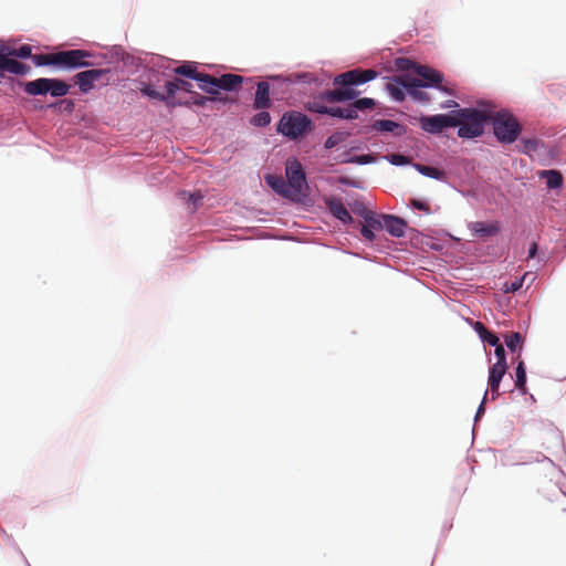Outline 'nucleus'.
<instances>
[{
	"instance_id": "e433bc0d",
	"label": "nucleus",
	"mask_w": 566,
	"mask_h": 566,
	"mask_svg": "<svg viewBox=\"0 0 566 566\" xmlns=\"http://www.w3.org/2000/svg\"><path fill=\"white\" fill-rule=\"evenodd\" d=\"M347 138V134L346 133H343V132H336L334 134H332L331 136L327 137V139L325 140V148L326 149H332L334 147H336L337 145L344 143Z\"/></svg>"
},
{
	"instance_id": "a19ab883",
	"label": "nucleus",
	"mask_w": 566,
	"mask_h": 566,
	"mask_svg": "<svg viewBox=\"0 0 566 566\" xmlns=\"http://www.w3.org/2000/svg\"><path fill=\"white\" fill-rule=\"evenodd\" d=\"M270 122H271V116L268 112H260V113L255 114L251 119V123L258 127H264V126L269 125Z\"/></svg>"
},
{
	"instance_id": "2eb2a0df",
	"label": "nucleus",
	"mask_w": 566,
	"mask_h": 566,
	"mask_svg": "<svg viewBox=\"0 0 566 566\" xmlns=\"http://www.w3.org/2000/svg\"><path fill=\"white\" fill-rule=\"evenodd\" d=\"M381 219L384 220V228L396 238H400L405 235L407 229V222L391 214H382Z\"/></svg>"
},
{
	"instance_id": "7c9ffc66",
	"label": "nucleus",
	"mask_w": 566,
	"mask_h": 566,
	"mask_svg": "<svg viewBox=\"0 0 566 566\" xmlns=\"http://www.w3.org/2000/svg\"><path fill=\"white\" fill-rule=\"evenodd\" d=\"M415 167L423 176H427V177H430L433 179H438V180H440L444 177V171H442L436 167L426 166V165H421V164H416Z\"/></svg>"
},
{
	"instance_id": "6e6d98bb",
	"label": "nucleus",
	"mask_w": 566,
	"mask_h": 566,
	"mask_svg": "<svg viewBox=\"0 0 566 566\" xmlns=\"http://www.w3.org/2000/svg\"><path fill=\"white\" fill-rule=\"evenodd\" d=\"M533 279H534V274L527 276V281H533Z\"/></svg>"
},
{
	"instance_id": "9d476101",
	"label": "nucleus",
	"mask_w": 566,
	"mask_h": 566,
	"mask_svg": "<svg viewBox=\"0 0 566 566\" xmlns=\"http://www.w3.org/2000/svg\"><path fill=\"white\" fill-rule=\"evenodd\" d=\"M107 73H109V70L92 69L76 73L74 81L75 84L78 85L82 93H87L94 88L95 82L99 81Z\"/></svg>"
},
{
	"instance_id": "72a5a7b5",
	"label": "nucleus",
	"mask_w": 566,
	"mask_h": 566,
	"mask_svg": "<svg viewBox=\"0 0 566 566\" xmlns=\"http://www.w3.org/2000/svg\"><path fill=\"white\" fill-rule=\"evenodd\" d=\"M515 387L523 392L525 391V385H526V369L524 361H518L516 368H515Z\"/></svg>"
},
{
	"instance_id": "ddd939ff",
	"label": "nucleus",
	"mask_w": 566,
	"mask_h": 566,
	"mask_svg": "<svg viewBox=\"0 0 566 566\" xmlns=\"http://www.w3.org/2000/svg\"><path fill=\"white\" fill-rule=\"evenodd\" d=\"M416 73L422 78L424 86H436L446 91L442 86L443 75L440 72L427 65H418L416 66Z\"/></svg>"
},
{
	"instance_id": "7ed1b4c3",
	"label": "nucleus",
	"mask_w": 566,
	"mask_h": 566,
	"mask_svg": "<svg viewBox=\"0 0 566 566\" xmlns=\"http://www.w3.org/2000/svg\"><path fill=\"white\" fill-rule=\"evenodd\" d=\"M71 86L60 78L40 77L24 84V92L31 96L50 94L52 97H62L69 94Z\"/></svg>"
},
{
	"instance_id": "473e14b6",
	"label": "nucleus",
	"mask_w": 566,
	"mask_h": 566,
	"mask_svg": "<svg viewBox=\"0 0 566 566\" xmlns=\"http://www.w3.org/2000/svg\"><path fill=\"white\" fill-rule=\"evenodd\" d=\"M399 76H396L395 77V82H389L387 83L386 85V88L388 91V93L391 95V97L395 99V101H398V102H401L405 99V93L402 91L401 87H403L402 85H400L397 81Z\"/></svg>"
},
{
	"instance_id": "5fc2aeb1",
	"label": "nucleus",
	"mask_w": 566,
	"mask_h": 566,
	"mask_svg": "<svg viewBox=\"0 0 566 566\" xmlns=\"http://www.w3.org/2000/svg\"><path fill=\"white\" fill-rule=\"evenodd\" d=\"M66 102L67 103V107L70 109H72L74 107V103L72 101H63L62 103Z\"/></svg>"
},
{
	"instance_id": "f257e3e1",
	"label": "nucleus",
	"mask_w": 566,
	"mask_h": 566,
	"mask_svg": "<svg viewBox=\"0 0 566 566\" xmlns=\"http://www.w3.org/2000/svg\"><path fill=\"white\" fill-rule=\"evenodd\" d=\"M489 111H480L475 108H460L455 111V120L460 123L458 135L461 138L479 137L484 132V125L489 120Z\"/></svg>"
},
{
	"instance_id": "f704fd0d",
	"label": "nucleus",
	"mask_w": 566,
	"mask_h": 566,
	"mask_svg": "<svg viewBox=\"0 0 566 566\" xmlns=\"http://www.w3.org/2000/svg\"><path fill=\"white\" fill-rule=\"evenodd\" d=\"M504 339L507 348L512 352L516 350L517 348H521L523 345V337L517 332L506 334L504 336Z\"/></svg>"
},
{
	"instance_id": "f3484780",
	"label": "nucleus",
	"mask_w": 566,
	"mask_h": 566,
	"mask_svg": "<svg viewBox=\"0 0 566 566\" xmlns=\"http://www.w3.org/2000/svg\"><path fill=\"white\" fill-rule=\"evenodd\" d=\"M469 228L473 232L474 235L480 237V238L493 237L500 232V224L496 221H494V222L475 221V222H471Z\"/></svg>"
},
{
	"instance_id": "bb28decb",
	"label": "nucleus",
	"mask_w": 566,
	"mask_h": 566,
	"mask_svg": "<svg viewBox=\"0 0 566 566\" xmlns=\"http://www.w3.org/2000/svg\"><path fill=\"white\" fill-rule=\"evenodd\" d=\"M539 177L546 180L547 188L556 189L563 185V176L558 170H542Z\"/></svg>"
},
{
	"instance_id": "aec40b11",
	"label": "nucleus",
	"mask_w": 566,
	"mask_h": 566,
	"mask_svg": "<svg viewBox=\"0 0 566 566\" xmlns=\"http://www.w3.org/2000/svg\"><path fill=\"white\" fill-rule=\"evenodd\" d=\"M265 181L279 195H281L285 198L294 199V196L291 191V187H289L287 181H285L283 179V177L275 176V175H268L265 177Z\"/></svg>"
},
{
	"instance_id": "8fccbe9b",
	"label": "nucleus",
	"mask_w": 566,
	"mask_h": 566,
	"mask_svg": "<svg viewBox=\"0 0 566 566\" xmlns=\"http://www.w3.org/2000/svg\"><path fill=\"white\" fill-rule=\"evenodd\" d=\"M361 235L368 240L373 241L375 239V234L373 232V229H370L368 226L364 224L360 229Z\"/></svg>"
},
{
	"instance_id": "4be33fe9",
	"label": "nucleus",
	"mask_w": 566,
	"mask_h": 566,
	"mask_svg": "<svg viewBox=\"0 0 566 566\" xmlns=\"http://www.w3.org/2000/svg\"><path fill=\"white\" fill-rule=\"evenodd\" d=\"M316 112L321 114H328L333 117L354 119L357 118L358 114H355V108L348 107H327L318 106Z\"/></svg>"
},
{
	"instance_id": "4468645a",
	"label": "nucleus",
	"mask_w": 566,
	"mask_h": 566,
	"mask_svg": "<svg viewBox=\"0 0 566 566\" xmlns=\"http://www.w3.org/2000/svg\"><path fill=\"white\" fill-rule=\"evenodd\" d=\"M359 95V92L350 86H345L344 88H335L329 90L323 93V99L335 103V102H344L355 99Z\"/></svg>"
},
{
	"instance_id": "de8ad7c7",
	"label": "nucleus",
	"mask_w": 566,
	"mask_h": 566,
	"mask_svg": "<svg viewBox=\"0 0 566 566\" xmlns=\"http://www.w3.org/2000/svg\"><path fill=\"white\" fill-rule=\"evenodd\" d=\"M410 205L418 210H421L426 213H430V207L427 202L418 200V199H411Z\"/></svg>"
},
{
	"instance_id": "3c124183",
	"label": "nucleus",
	"mask_w": 566,
	"mask_h": 566,
	"mask_svg": "<svg viewBox=\"0 0 566 566\" xmlns=\"http://www.w3.org/2000/svg\"><path fill=\"white\" fill-rule=\"evenodd\" d=\"M537 253V244L535 242L532 243L530 251H528V258H534Z\"/></svg>"
},
{
	"instance_id": "393cba45",
	"label": "nucleus",
	"mask_w": 566,
	"mask_h": 566,
	"mask_svg": "<svg viewBox=\"0 0 566 566\" xmlns=\"http://www.w3.org/2000/svg\"><path fill=\"white\" fill-rule=\"evenodd\" d=\"M192 85L191 83L176 77L174 81H169L166 84V91H167V98H171L178 90H182L188 93H192L191 91Z\"/></svg>"
},
{
	"instance_id": "f03ea898",
	"label": "nucleus",
	"mask_w": 566,
	"mask_h": 566,
	"mask_svg": "<svg viewBox=\"0 0 566 566\" xmlns=\"http://www.w3.org/2000/svg\"><path fill=\"white\" fill-rule=\"evenodd\" d=\"M489 120H492L493 132L499 142L514 143L521 134L522 127L514 115L507 111H489Z\"/></svg>"
},
{
	"instance_id": "c756f323",
	"label": "nucleus",
	"mask_w": 566,
	"mask_h": 566,
	"mask_svg": "<svg viewBox=\"0 0 566 566\" xmlns=\"http://www.w3.org/2000/svg\"><path fill=\"white\" fill-rule=\"evenodd\" d=\"M32 61L36 66L57 65L56 52L32 55Z\"/></svg>"
},
{
	"instance_id": "4c0bfd02",
	"label": "nucleus",
	"mask_w": 566,
	"mask_h": 566,
	"mask_svg": "<svg viewBox=\"0 0 566 566\" xmlns=\"http://www.w3.org/2000/svg\"><path fill=\"white\" fill-rule=\"evenodd\" d=\"M374 106H375V101L369 97H363V98L356 99L352 105H349L350 108H355V114H357L358 111L373 108Z\"/></svg>"
},
{
	"instance_id": "9b49d317",
	"label": "nucleus",
	"mask_w": 566,
	"mask_h": 566,
	"mask_svg": "<svg viewBox=\"0 0 566 566\" xmlns=\"http://www.w3.org/2000/svg\"><path fill=\"white\" fill-rule=\"evenodd\" d=\"M542 448L551 455H556L564 450L562 433L556 429H551L542 434Z\"/></svg>"
},
{
	"instance_id": "5701e85b",
	"label": "nucleus",
	"mask_w": 566,
	"mask_h": 566,
	"mask_svg": "<svg viewBox=\"0 0 566 566\" xmlns=\"http://www.w3.org/2000/svg\"><path fill=\"white\" fill-rule=\"evenodd\" d=\"M371 127L377 132L395 133L396 135L405 133L403 126L390 119H377L373 123Z\"/></svg>"
},
{
	"instance_id": "dca6fc26",
	"label": "nucleus",
	"mask_w": 566,
	"mask_h": 566,
	"mask_svg": "<svg viewBox=\"0 0 566 566\" xmlns=\"http://www.w3.org/2000/svg\"><path fill=\"white\" fill-rule=\"evenodd\" d=\"M506 369H507V364H502V363H495L490 368L489 386H490L493 398L495 396H499L500 384L506 373Z\"/></svg>"
},
{
	"instance_id": "6ab92c4d",
	"label": "nucleus",
	"mask_w": 566,
	"mask_h": 566,
	"mask_svg": "<svg viewBox=\"0 0 566 566\" xmlns=\"http://www.w3.org/2000/svg\"><path fill=\"white\" fill-rule=\"evenodd\" d=\"M326 206L331 213L338 220H340L343 223H349L352 222V216L347 208L344 206L340 199H329L326 202Z\"/></svg>"
},
{
	"instance_id": "6e6552de",
	"label": "nucleus",
	"mask_w": 566,
	"mask_h": 566,
	"mask_svg": "<svg viewBox=\"0 0 566 566\" xmlns=\"http://www.w3.org/2000/svg\"><path fill=\"white\" fill-rule=\"evenodd\" d=\"M455 111L449 114L423 116L420 119L421 128L430 134H439L447 127H455L459 120L454 119Z\"/></svg>"
},
{
	"instance_id": "b1692460",
	"label": "nucleus",
	"mask_w": 566,
	"mask_h": 566,
	"mask_svg": "<svg viewBox=\"0 0 566 566\" xmlns=\"http://www.w3.org/2000/svg\"><path fill=\"white\" fill-rule=\"evenodd\" d=\"M178 197L180 200L185 201L188 205V208L191 212H195L199 206H201L203 200V195L200 191L188 192L186 190L179 191Z\"/></svg>"
},
{
	"instance_id": "09e8293b",
	"label": "nucleus",
	"mask_w": 566,
	"mask_h": 566,
	"mask_svg": "<svg viewBox=\"0 0 566 566\" xmlns=\"http://www.w3.org/2000/svg\"><path fill=\"white\" fill-rule=\"evenodd\" d=\"M349 163H355L359 165L369 164L373 161V157L370 155H361V156H355L348 160Z\"/></svg>"
},
{
	"instance_id": "423d86ee",
	"label": "nucleus",
	"mask_w": 566,
	"mask_h": 566,
	"mask_svg": "<svg viewBox=\"0 0 566 566\" xmlns=\"http://www.w3.org/2000/svg\"><path fill=\"white\" fill-rule=\"evenodd\" d=\"M285 174L287 178V185L291 187V191L294 198L303 195L304 190L307 189V182L301 163L296 159L287 160L285 166Z\"/></svg>"
},
{
	"instance_id": "f8f14e48",
	"label": "nucleus",
	"mask_w": 566,
	"mask_h": 566,
	"mask_svg": "<svg viewBox=\"0 0 566 566\" xmlns=\"http://www.w3.org/2000/svg\"><path fill=\"white\" fill-rule=\"evenodd\" d=\"M397 81L400 85L408 90V93L415 99L429 102V95L426 92L419 90L420 87L424 86L423 81L420 78L411 77L409 75H400Z\"/></svg>"
},
{
	"instance_id": "2f4dec72",
	"label": "nucleus",
	"mask_w": 566,
	"mask_h": 566,
	"mask_svg": "<svg viewBox=\"0 0 566 566\" xmlns=\"http://www.w3.org/2000/svg\"><path fill=\"white\" fill-rule=\"evenodd\" d=\"M521 151L523 154H526L528 156H532L534 153L537 151V149L543 146V143L538 140L537 138H528V139H522L521 143Z\"/></svg>"
},
{
	"instance_id": "412c9836",
	"label": "nucleus",
	"mask_w": 566,
	"mask_h": 566,
	"mask_svg": "<svg viewBox=\"0 0 566 566\" xmlns=\"http://www.w3.org/2000/svg\"><path fill=\"white\" fill-rule=\"evenodd\" d=\"M243 77L238 74L227 73L217 77V88L224 91H233L243 83Z\"/></svg>"
},
{
	"instance_id": "49530a36",
	"label": "nucleus",
	"mask_w": 566,
	"mask_h": 566,
	"mask_svg": "<svg viewBox=\"0 0 566 566\" xmlns=\"http://www.w3.org/2000/svg\"><path fill=\"white\" fill-rule=\"evenodd\" d=\"M397 66L400 69V70H403V71H408V70H411L413 69L416 71V66H418L415 62L408 60V59H399L397 61Z\"/></svg>"
},
{
	"instance_id": "c03bdc74",
	"label": "nucleus",
	"mask_w": 566,
	"mask_h": 566,
	"mask_svg": "<svg viewBox=\"0 0 566 566\" xmlns=\"http://www.w3.org/2000/svg\"><path fill=\"white\" fill-rule=\"evenodd\" d=\"M388 160L396 166L406 165L410 163V159L400 154H390Z\"/></svg>"
},
{
	"instance_id": "a878e982",
	"label": "nucleus",
	"mask_w": 566,
	"mask_h": 566,
	"mask_svg": "<svg viewBox=\"0 0 566 566\" xmlns=\"http://www.w3.org/2000/svg\"><path fill=\"white\" fill-rule=\"evenodd\" d=\"M197 82L199 88L209 94H218L217 77L207 73H201Z\"/></svg>"
},
{
	"instance_id": "37998d69",
	"label": "nucleus",
	"mask_w": 566,
	"mask_h": 566,
	"mask_svg": "<svg viewBox=\"0 0 566 566\" xmlns=\"http://www.w3.org/2000/svg\"><path fill=\"white\" fill-rule=\"evenodd\" d=\"M191 94H192V96H191L190 103L193 105L200 106V107H205L209 101L214 99L212 97L202 96V95H199L198 93H193V92ZM186 104H189V102H187Z\"/></svg>"
},
{
	"instance_id": "0eeeda50",
	"label": "nucleus",
	"mask_w": 566,
	"mask_h": 566,
	"mask_svg": "<svg viewBox=\"0 0 566 566\" xmlns=\"http://www.w3.org/2000/svg\"><path fill=\"white\" fill-rule=\"evenodd\" d=\"M378 72L373 69H354L338 74L334 78L335 85L354 86L367 83L377 77Z\"/></svg>"
},
{
	"instance_id": "c9c22d12",
	"label": "nucleus",
	"mask_w": 566,
	"mask_h": 566,
	"mask_svg": "<svg viewBox=\"0 0 566 566\" xmlns=\"http://www.w3.org/2000/svg\"><path fill=\"white\" fill-rule=\"evenodd\" d=\"M175 73L196 81L201 74V72H198L197 69L191 64H184L178 66L177 69H175Z\"/></svg>"
},
{
	"instance_id": "39448f33",
	"label": "nucleus",
	"mask_w": 566,
	"mask_h": 566,
	"mask_svg": "<svg viewBox=\"0 0 566 566\" xmlns=\"http://www.w3.org/2000/svg\"><path fill=\"white\" fill-rule=\"evenodd\" d=\"M93 57L92 52L81 49L56 52L57 65L69 70L94 66Z\"/></svg>"
},
{
	"instance_id": "603ef678",
	"label": "nucleus",
	"mask_w": 566,
	"mask_h": 566,
	"mask_svg": "<svg viewBox=\"0 0 566 566\" xmlns=\"http://www.w3.org/2000/svg\"><path fill=\"white\" fill-rule=\"evenodd\" d=\"M458 106V103L453 99L447 101L444 104H442V108H451Z\"/></svg>"
},
{
	"instance_id": "cd10ccee",
	"label": "nucleus",
	"mask_w": 566,
	"mask_h": 566,
	"mask_svg": "<svg viewBox=\"0 0 566 566\" xmlns=\"http://www.w3.org/2000/svg\"><path fill=\"white\" fill-rule=\"evenodd\" d=\"M474 329L484 343H488L489 345L497 344L499 337L490 332L481 322L475 323Z\"/></svg>"
},
{
	"instance_id": "20e7f679",
	"label": "nucleus",
	"mask_w": 566,
	"mask_h": 566,
	"mask_svg": "<svg viewBox=\"0 0 566 566\" xmlns=\"http://www.w3.org/2000/svg\"><path fill=\"white\" fill-rule=\"evenodd\" d=\"M312 128L311 119L305 114L295 111L285 113L277 125V130L291 139L298 138Z\"/></svg>"
},
{
	"instance_id": "a18cd8bd",
	"label": "nucleus",
	"mask_w": 566,
	"mask_h": 566,
	"mask_svg": "<svg viewBox=\"0 0 566 566\" xmlns=\"http://www.w3.org/2000/svg\"><path fill=\"white\" fill-rule=\"evenodd\" d=\"M495 347V356H496V359L497 361L496 363H502V364H506V357H505V349L503 347V345L500 343V340L497 342L496 345H493Z\"/></svg>"
},
{
	"instance_id": "79ce46f5",
	"label": "nucleus",
	"mask_w": 566,
	"mask_h": 566,
	"mask_svg": "<svg viewBox=\"0 0 566 566\" xmlns=\"http://www.w3.org/2000/svg\"><path fill=\"white\" fill-rule=\"evenodd\" d=\"M528 275H533V273H525L520 280H515L511 284H505V292H516L523 286V283L526 281Z\"/></svg>"
},
{
	"instance_id": "a211bd4d",
	"label": "nucleus",
	"mask_w": 566,
	"mask_h": 566,
	"mask_svg": "<svg viewBox=\"0 0 566 566\" xmlns=\"http://www.w3.org/2000/svg\"><path fill=\"white\" fill-rule=\"evenodd\" d=\"M253 106L256 109H264L271 106L270 85L268 82L258 83Z\"/></svg>"
},
{
	"instance_id": "c85d7f7f",
	"label": "nucleus",
	"mask_w": 566,
	"mask_h": 566,
	"mask_svg": "<svg viewBox=\"0 0 566 566\" xmlns=\"http://www.w3.org/2000/svg\"><path fill=\"white\" fill-rule=\"evenodd\" d=\"M361 216L366 222V226H368L370 229L380 230L384 228V220L381 217H377L373 211L364 210Z\"/></svg>"
},
{
	"instance_id": "ea45409f",
	"label": "nucleus",
	"mask_w": 566,
	"mask_h": 566,
	"mask_svg": "<svg viewBox=\"0 0 566 566\" xmlns=\"http://www.w3.org/2000/svg\"><path fill=\"white\" fill-rule=\"evenodd\" d=\"M140 92L148 96L149 98L158 99L168 103L167 94H161L157 92L156 90L151 88L149 85H145L140 88Z\"/></svg>"
},
{
	"instance_id": "864d4df0",
	"label": "nucleus",
	"mask_w": 566,
	"mask_h": 566,
	"mask_svg": "<svg viewBox=\"0 0 566 566\" xmlns=\"http://www.w3.org/2000/svg\"><path fill=\"white\" fill-rule=\"evenodd\" d=\"M486 395H488V391L484 392L483 400H485ZM483 412H484V401L481 402V405H480V407L478 409L476 418L480 417V415L483 413Z\"/></svg>"
},
{
	"instance_id": "1a4fd4ad",
	"label": "nucleus",
	"mask_w": 566,
	"mask_h": 566,
	"mask_svg": "<svg viewBox=\"0 0 566 566\" xmlns=\"http://www.w3.org/2000/svg\"><path fill=\"white\" fill-rule=\"evenodd\" d=\"M10 53V48L0 45V74L10 73L14 75H24L30 72V66L17 61Z\"/></svg>"
},
{
	"instance_id": "58836bf2",
	"label": "nucleus",
	"mask_w": 566,
	"mask_h": 566,
	"mask_svg": "<svg viewBox=\"0 0 566 566\" xmlns=\"http://www.w3.org/2000/svg\"><path fill=\"white\" fill-rule=\"evenodd\" d=\"M31 52H32V49H31V46L29 44H23L20 48H17V49L10 48V53L14 57H20V59L31 57L32 59V53Z\"/></svg>"
}]
</instances>
